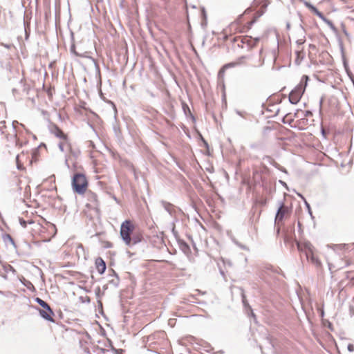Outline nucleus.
Here are the masks:
<instances>
[{"label":"nucleus","mask_w":354,"mask_h":354,"mask_svg":"<svg viewBox=\"0 0 354 354\" xmlns=\"http://www.w3.org/2000/svg\"><path fill=\"white\" fill-rule=\"evenodd\" d=\"M322 100H320V106L322 105Z\"/></svg>","instance_id":"42"},{"label":"nucleus","mask_w":354,"mask_h":354,"mask_svg":"<svg viewBox=\"0 0 354 354\" xmlns=\"http://www.w3.org/2000/svg\"><path fill=\"white\" fill-rule=\"evenodd\" d=\"M242 298H243V303L244 306H248L250 308V306L248 304V302H247V301L245 299V295L243 294L242 295Z\"/></svg>","instance_id":"29"},{"label":"nucleus","mask_w":354,"mask_h":354,"mask_svg":"<svg viewBox=\"0 0 354 354\" xmlns=\"http://www.w3.org/2000/svg\"><path fill=\"white\" fill-rule=\"evenodd\" d=\"M50 133L60 140L66 139L67 135L65 134L62 129H60L57 125H53L50 128Z\"/></svg>","instance_id":"7"},{"label":"nucleus","mask_w":354,"mask_h":354,"mask_svg":"<svg viewBox=\"0 0 354 354\" xmlns=\"http://www.w3.org/2000/svg\"><path fill=\"white\" fill-rule=\"evenodd\" d=\"M264 159H266L268 160V162L272 164L274 167L278 168L279 164L277 163L270 156H266Z\"/></svg>","instance_id":"23"},{"label":"nucleus","mask_w":354,"mask_h":354,"mask_svg":"<svg viewBox=\"0 0 354 354\" xmlns=\"http://www.w3.org/2000/svg\"><path fill=\"white\" fill-rule=\"evenodd\" d=\"M308 80V77L307 75H304L300 83L290 92L289 95V101L291 104H296L299 102L305 91Z\"/></svg>","instance_id":"1"},{"label":"nucleus","mask_w":354,"mask_h":354,"mask_svg":"<svg viewBox=\"0 0 354 354\" xmlns=\"http://www.w3.org/2000/svg\"><path fill=\"white\" fill-rule=\"evenodd\" d=\"M58 147L62 152H64L66 149L70 150L71 151V146L68 138L66 139L61 140V141L58 143Z\"/></svg>","instance_id":"10"},{"label":"nucleus","mask_w":354,"mask_h":354,"mask_svg":"<svg viewBox=\"0 0 354 354\" xmlns=\"http://www.w3.org/2000/svg\"><path fill=\"white\" fill-rule=\"evenodd\" d=\"M348 351H353V345H352V344H348Z\"/></svg>","instance_id":"31"},{"label":"nucleus","mask_w":354,"mask_h":354,"mask_svg":"<svg viewBox=\"0 0 354 354\" xmlns=\"http://www.w3.org/2000/svg\"><path fill=\"white\" fill-rule=\"evenodd\" d=\"M309 261L317 267H319L322 265L320 260L314 254H312Z\"/></svg>","instance_id":"20"},{"label":"nucleus","mask_w":354,"mask_h":354,"mask_svg":"<svg viewBox=\"0 0 354 354\" xmlns=\"http://www.w3.org/2000/svg\"><path fill=\"white\" fill-rule=\"evenodd\" d=\"M3 269L6 273L12 272L14 274L17 273L16 270L9 264L3 266Z\"/></svg>","instance_id":"19"},{"label":"nucleus","mask_w":354,"mask_h":354,"mask_svg":"<svg viewBox=\"0 0 354 354\" xmlns=\"http://www.w3.org/2000/svg\"><path fill=\"white\" fill-rule=\"evenodd\" d=\"M236 113L239 114V115L242 116V114L239 111H236Z\"/></svg>","instance_id":"35"},{"label":"nucleus","mask_w":354,"mask_h":354,"mask_svg":"<svg viewBox=\"0 0 354 354\" xmlns=\"http://www.w3.org/2000/svg\"><path fill=\"white\" fill-rule=\"evenodd\" d=\"M309 114H310V111H307L306 115H308Z\"/></svg>","instance_id":"36"},{"label":"nucleus","mask_w":354,"mask_h":354,"mask_svg":"<svg viewBox=\"0 0 354 354\" xmlns=\"http://www.w3.org/2000/svg\"><path fill=\"white\" fill-rule=\"evenodd\" d=\"M319 18H320L323 21L326 19L325 16L319 12L316 8H313V12Z\"/></svg>","instance_id":"22"},{"label":"nucleus","mask_w":354,"mask_h":354,"mask_svg":"<svg viewBox=\"0 0 354 354\" xmlns=\"http://www.w3.org/2000/svg\"><path fill=\"white\" fill-rule=\"evenodd\" d=\"M281 171H283V172H286V173L287 172L286 169H282Z\"/></svg>","instance_id":"37"},{"label":"nucleus","mask_w":354,"mask_h":354,"mask_svg":"<svg viewBox=\"0 0 354 354\" xmlns=\"http://www.w3.org/2000/svg\"><path fill=\"white\" fill-rule=\"evenodd\" d=\"M304 4L305 6L308 8L309 9H310V10L312 12H313V8H315V6H313L312 4H310L309 2H307V1H305L304 2Z\"/></svg>","instance_id":"26"},{"label":"nucleus","mask_w":354,"mask_h":354,"mask_svg":"<svg viewBox=\"0 0 354 354\" xmlns=\"http://www.w3.org/2000/svg\"><path fill=\"white\" fill-rule=\"evenodd\" d=\"M297 43L300 45L304 43V41L302 39H299L297 41Z\"/></svg>","instance_id":"33"},{"label":"nucleus","mask_w":354,"mask_h":354,"mask_svg":"<svg viewBox=\"0 0 354 354\" xmlns=\"http://www.w3.org/2000/svg\"><path fill=\"white\" fill-rule=\"evenodd\" d=\"M134 230L133 225L129 220H125L120 227V236L125 244H129L131 241V234Z\"/></svg>","instance_id":"3"},{"label":"nucleus","mask_w":354,"mask_h":354,"mask_svg":"<svg viewBox=\"0 0 354 354\" xmlns=\"http://www.w3.org/2000/svg\"><path fill=\"white\" fill-rule=\"evenodd\" d=\"M299 196L303 198L304 200V202H305V204L306 205V207L308 208V211H309V213L311 214V212H310V205L307 203V201L305 200V198H304V196L301 195V194H299Z\"/></svg>","instance_id":"27"},{"label":"nucleus","mask_w":354,"mask_h":354,"mask_svg":"<svg viewBox=\"0 0 354 354\" xmlns=\"http://www.w3.org/2000/svg\"><path fill=\"white\" fill-rule=\"evenodd\" d=\"M19 222H20V224L22 227H26L27 226V222L26 221H24V219L22 218H20L19 219Z\"/></svg>","instance_id":"28"},{"label":"nucleus","mask_w":354,"mask_h":354,"mask_svg":"<svg viewBox=\"0 0 354 354\" xmlns=\"http://www.w3.org/2000/svg\"><path fill=\"white\" fill-rule=\"evenodd\" d=\"M251 315H252V317L254 319H256V315H255V314L253 313V311H252V310H251Z\"/></svg>","instance_id":"34"},{"label":"nucleus","mask_w":354,"mask_h":354,"mask_svg":"<svg viewBox=\"0 0 354 354\" xmlns=\"http://www.w3.org/2000/svg\"><path fill=\"white\" fill-rule=\"evenodd\" d=\"M266 342L269 344V346H270V348H273L274 344H273V342L272 341L271 337H266Z\"/></svg>","instance_id":"25"},{"label":"nucleus","mask_w":354,"mask_h":354,"mask_svg":"<svg viewBox=\"0 0 354 354\" xmlns=\"http://www.w3.org/2000/svg\"><path fill=\"white\" fill-rule=\"evenodd\" d=\"M86 197L88 203H86V206L88 208L97 211L100 203L96 194L92 192H88L86 194Z\"/></svg>","instance_id":"5"},{"label":"nucleus","mask_w":354,"mask_h":354,"mask_svg":"<svg viewBox=\"0 0 354 354\" xmlns=\"http://www.w3.org/2000/svg\"><path fill=\"white\" fill-rule=\"evenodd\" d=\"M163 208L167 211L171 216H174L176 213V207L171 203L162 201L160 202Z\"/></svg>","instance_id":"8"},{"label":"nucleus","mask_w":354,"mask_h":354,"mask_svg":"<svg viewBox=\"0 0 354 354\" xmlns=\"http://www.w3.org/2000/svg\"><path fill=\"white\" fill-rule=\"evenodd\" d=\"M245 57H241L239 59H244Z\"/></svg>","instance_id":"41"},{"label":"nucleus","mask_w":354,"mask_h":354,"mask_svg":"<svg viewBox=\"0 0 354 354\" xmlns=\"http://www.w3.org/2000/svg\"><path fill=\"white\" fill-rule=\"evenodd\" d=\"M39 312L40 316L43 319H46L47 321H50L51 322H55V320L53 318V316L54 315L50 314L48 310H46L45 309H43V310L39 309Z\"/></svg>","instance_id":"11"},{"label":"nucleus","mask_w":354,"mask_h":354,"mask_svg":"<svg viewBox=\"0 0 354 354\" xmlns=\"http://www.w3.org/2000/svg\"><path fill=\"white\" fill-rule=\"evenodd\" d=\"M255 40H256V41H258L259 40V38H256Z\"/></svg>","instance_id":"40"},{"label":"nucleus","mask_w":354,"mask_h":354,"mask_svg":"<svg viewBox=\"0 0 354 354\" xmlns=\"http://www.w3.org/2000/svg\"><path fill=\"white\" fill-rule=\"evenodd\" d=\"M297 248L298 250L301 252V254H304L308 261L311 258L312 254H313V245L307 241L304 243H297Z\"/></svg>","instance_id":"4"},{"label":"nucleus","mask_w":354,"mask_h":354,"mask_svg":"<svg viewBox=\"0 0 354 354\" xmlns=\"http://www.w3.org/2000/svg\"><path fill=\"white\" fill-rule=\"evenodd\" d=\"M35 301L40 305L44 309L48 310L50 314L55 315L53 310L50 308V306L41 299L37 297L35 298Z\"/></svg>","instance_id":"12"},{"label":"nucleus","mask_w":354,"mask_h":354,"mask_svg":"<svg viewBox=\"0 0 354 354\" xmlns=\"http://www.w3.org/2000/svg\"><path fill=\"white\" fill-rule=\"evenodd\" d=\"M95 266L98 271V272L102 274H103L106 270V263L101 258L98 257L95 260Z\"/></svg>","instance_id":"9"},{"label":"nucleus","mask_w":354,"mask_h":354,"mask_svg":"<svg viewBox=\"0 0 354 354\" xmlns=\"http://www.w3.org/2000/svg\"><path fill=\"white\" fill-rule=\"evenodd\" d=\"M131 241L129 244H126L128 246L134 245L141 241V238L139 235H133L132 237L131 236Z\"/></svg>","instance_id":"18"},{"label":"nucleus","mask_w":354,"mask_h":354,"mask_svg":"<svg viewBox=\"0 0 354 354\" xmlns=\"http://www.w3.org/2000/svg\"><path fill=\"white\" fill-rule=\"evenodd\" d=\"M279 207L275 216V223H279L282 221L285 215L289 212V208L284 205L283 201L278 202Z\"/></svg>","instance_id":"6"},{"label":"nucleus","mask_w":354,"mask_h":354,"mask_svg":"<svg viewBox=\"0 0 354 354\" xmlns=\"http://www.w3.org/2000/svg\"><path fill=\"white\" fill-rule=\"evenodd\" d=\"M15 122L17 123V121L12 122L13 129H15ZM14 131H15V130H14ZM10 140L11 141H12V142H14L16 146L21 147V144L20 143L19 140L17 138V135L16 132H14V133L12 135H10Z\"/></svg>","instance_id":"14"},{"label":"nucleus","mask_w":354,"mask_h":354,"mask_svg":"<svg viewBox=\"0 0 354 354\" xmlns=\"http://www.w3.org/2000/svg\"><path fill=\"white\" fill-rule=\"evenodd\" d=\"M324 21L325 22V24H326L328 26V27H329L331 30H336V28H335V26H334L333 23L330 20H329V19H328L326 18Z\"/></svg>","instance_id":"24"},{"label":"nucleus","mask_w":354,"mask_h":354,"mask_svg":"<svg viewBox=\"0 0 354 354\" xmlns=\"http://www.w3.org/2000/svg\"><path fill=\"white\" fill-rule=\"evenodd\" d=\"M65 162H66V165H67L68 166V160L67 159H66Z\"/></svg>","instance_id":"38"},{"label":"nucleus","mask_w":354,"mask_h":354,"mask_svg":"<svg viewBox=\"0 0 354 354\" xmlns=\"http://www.w3.org/2000/svg\"><path fill=\"white\" fill-rule=\"evenodd\" d=\"M113 278L112 279L109 280V283L115 287H118L119 285L120 279L114 271H113Z\"/></svg>","instance_id":"17"},{"label":"nucleus","mask_w":354,"mask_h":354,"mask_svg":"<svg viewBox=\"0 0 354 354\" xmlns=\"http://www.w3.org/2000/svg\"><path fill=\"white\" fill-rule=\"evenodd\" d=\"M281 183L283 185L286 186V183H283V182H281Z\"/></svg>","instance_id":"39"},{"label":"nucleus","mask_w":354,"mask_h":354,"mask_svg":"<svg viewBox=\"0 0 354 354\" xmlns=\"http://www.w3.org/2000/svg\"><path fill=\"white\" fill-rule=\"evenodd\" d=\"M201 140L203 141V144H204L205 147L206 148H208L209 145H208L207 142V141H206V140H205V139H204L201 136Z\"/></svg>","instance_id":"30"},{"label":"nucleus","mask_w":354,"mask_h":354,"mask_svg":"<svg viewBox=\"0 0 354 354\" xmlns=\"http://www.w3.org/2000/svg\"><path fill=\"white\" fill-rule=\"evenodd\" d=\"M296 54H297L296 62L297 64H299L304 57V53L302 50H298L296 51Z\"/></svg>","instance_id":"21"},{"label":"nucleus","mask_w":354,"mask_h":354,"mask_svg":"<svg viewBox=\"0 0 354 354\" xmlns=\"http://www.w3.org/2000/svg\"><path fill=\"white\" fill-rule=\"evenodd\" d=\"M239 63L238 62H231V63H228L227 64H225L222 68L219 71V73H218V75L219 76H221L224 74L225 71L226 69L229 68H231V67H234L236 66V65H238Z\"/></svg>","instance_id":"16"},{"label":"nucleus","mask_w":354,"mask_h":354,"mask_svg":"<svg viewBox=\"0 0 354 354\" xmlns=\"http://www.w3.org/2000/svg\"><path fill=\"white\" fill-rule=\"evenodd\" d=\"M71 185L75 192L78 194H84L88 186L85 175L80 173L75 174L73 177Z\"/></svg>","instance_id":"2"},{"label":"nucleus","mask_w":354,"mask_h":354,"mask_svg":"<svg viewBox=\"0 0 354 354\" xmlns=\"http://www.w3.org/2000/svg\"><path fill=\"white\" fill-rule=\"evenodd\" d=\"M179 248L184 254H188L190 253V248L184 241H179Z\"/></svg>","instance_id":"15"},{"label":"nucleus","mask_w":354,"mask_h":354,"mask_svg":"<svg viewBox=\"0 0 354 354\" xmlns=\"http://www.w3.org/2000/svg\"><path fill=\"white\" fill-rule=\"evenodd\" d=\"M16 161H17V163H18V161H19V155H17L16 156ZM17 168L18 169H20V166L19 165V164H17Z\"/></svg>","instance_id":"32"},{"label":"nucleus","mask_w":354,"mask_h":354,"mask_svg":"<svg viewBox=\"0 0 354 354\" xmlns=\"http://www.w3.org/2000/svg\"><path fill=\"white\" fill-rule=\"evenodd\" d=\"M3 241L5 243V244L8 246L9 245H12L13 247L16 248L15 241L12 236L9 234H5L2 236Z\"/></svg>","instance_id":"13"}]
</instances>
